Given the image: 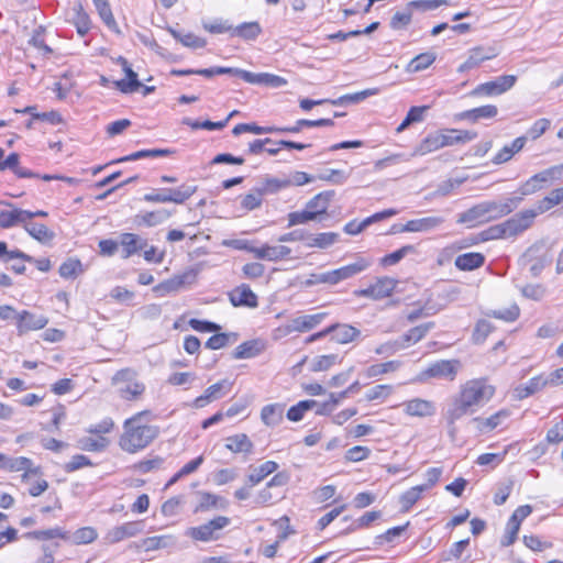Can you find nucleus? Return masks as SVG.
I'll return each instance as SVG.
<instances>
[{
    "label": "nucleus",
    "mask_w": 563,
    "mask_h": 563,
    "mask_svg": "<svg viewBox=\"0 0 563 563\" xmlns=\"http://www.w3.org/2000/svg\"><path fill=\"white\" fill-rule=\"evenodd\" d=\"M459 365L456 360H442L431 364L423 374L428 377L453 380Z\"/></svg>",
    "instance_id": "15"
},
{
    "label": "nucleus",
    "mask_w": 563,
    "mask_h": 563,
    "mask_svg": "<svg viewBox=\"0 0 563 563\" xmlns=\"http://www.w3.org/2000/svg\"><path fill=\"white\" fill-rule=\"evenodd\" d=\"M123 71L126 76V79L114 81L115 88L123 93H132L137 91L142 87V84L137 78V74L131 68V66H125Z\"/></svg>",
    "instance_id": "37"
},
{
    "label": "nucleus",
    "mask_w": 563,
    "mask_h": 563,
    "mask_svg": "<svg viewBox=\"0 0 563 563\" xmlns=\"http://www.w3.org/2000/svg\"><path fill=\"white\" fill-rule=\"evenodd\" d=\"M24 538L40 541L53 540L57 538L66 540L68 539V532L60 527H54L45 530H34L26 532Z\"/></svg>",
    "instance_id": "40"
},
{
    "label": "nucleus",
    "mask_w": 563,
    "mask_h": 563,
    "mask_svg": "<svg viewBox=\"0 0 563 563\" xmlns=\"http://www.w3.org/2000/svg\"><path fill=\"white\" fill-rule=\"evenodd\" d=\"M262 29L257 22H244L233 26L232 36H239L246 41H254L261 34Z\"/></svg>",
    "instance_id": "47"
},
{
    "label": "nucleus",
    "mask_w": 563,
    "mask_h": 563,
    "mask_svg": "<svg viewBox=\"0 0 563 563\" xmlns=\"http://www.w3.org/2000/svg\"><path fill=\"white\" fill-rule=\"evenodd\" d=\"M509 417V411L506 409L499 410L488 418H475L477 429L481 432H488L501 424V422Z\"/></svg>",
    "instance_id": "39"
},
{
    "label": "nucleus",
    "mask_w": 563,
    "mask_h": 563,
    "mask_svg": "<svg viewBox=\"0 0 563 563\" xmlns=\"http://www.w3.org/2000/svg\"><path fill=\"white\" fill-rule=\"evenodd\" d=\"M331 196L332 194L329 191L320 192L307 202L306 209L313 213L314 220L319 214H323L327 212Z\"/></svg>",
    "instance_id": "41"
},
{
    "label": "nucleus",
    "mask_w": 563,
    "mask_h": 563,
    "mask_svg": "<svg viewBox=\"0 0 563 563\" xmlns=\"http://www.w3.org/2000/svg\"><path fill=\"white\" fill-rule=\"evenodd\" d=\"M435 60L433 53H421L413 57L408 64V71L418 73L427 69Z\"/></svg>",
    "instance_id": "56"
},
{
    "label": "nucleus",
    "mask_w": 563,
    "mask_h": 563,
    "mask_svg": "<svg viewBox=\"0 0 563 563\" xmlns=\"http://www.w3.org/2000/svg\"><path fill=\"white\" fill-rule=\"evenodd\" d=\"M527 142L526 136L515 139L510 144H506L493 158L496 165L504 164L510 161L515 154L520 152Z\"/></svg>",
    "instance_id": "29"
},
{
    "label": "nucleus",
    "mask_w": 563,
    "mask_h": 563,
    "mask_svg": "<svg viewBox=\"0 0 563 563\" xmlns=\"http://www.w3.org/2000/svg\"><path fill=\"white\" fill-rule=\"evenodd\" d=\"M231 387L232 384L227 379L218 382L209 386L201 396L197 397L194 400L192 406L195 408H203L211 401L220 399L227 395L231 390Z\"/></svg>",
    "instance_id": "16"
},
{
    "label": "nucleus",
    "mask_w": 563,
    "mask_h": 563,
    "mask_svg": "<svg viewBox=\"0 0 563 563\" xmlns=\"http://www.w3.org/2000/svg\"><path fill=\"white\" fill-rule=\"evenodd\" d=\"M24 229L33 239L42 243L48 242L54 238V233L42 223L26 221Z\"/></svg>",
    "instance_id": "50"
},
{
    "label": "nucleus",
    "mask_w": 563,
    "mask_h": 563,
    "mask_svg": "<svg viewBox=\"0 0 563 563\" xmlns=\"http://www.w3.org/2000/svg\"><path fill=\"white\" fill-rule=\"evenodd\" d=\"M172 217V212L166 209L147 211L135 217V221L140 225L156 227Z\"/></svg>",
    "instance_id": "34"
},
{
    "label": "nucleus",
    "mask_w": 563,
    "mask_h": 563,
    "mask_svg": "<svg viewBox=\"0 0 563 563\" xmlns=\"http://www.w3.org/2000/svg\"><path fill=\"white\" fill-rule=\"evenodd\" d=\"M339 240V234L334 232H323L318 234L307 233L308 247L328 249Z\"/></svg>",
    "instance_id": "38"
},
{
    "label": "nucleus",
    "mask_w": 563,
    "mask_h": 563,
    "mask_svg": "<svg viewBox=\"0 0 563 563\" xmlns=\"http://www.w3.org/2000/svg\"><path fill=\"white\" fill-rule=\"evenodd\" d=\"M144 391L145 385L137 379L131 382L130 384L118 387L119 396L128 401L137 400L144 394Z\"/></svg>",
    "instance_id": "45"
},
{
    "label": "nucleus",
    "mask_w": 563,
    "mask_h": 563,
    "mask_svg": "<svg viewBox=\"0 0 563 563\" xmlns=\"http://www.w3.org/2000/svg\"><path fill=\"white\" fill-rule=\"evenodd\" d=\"M32 461L27 457L20 456V457H9L7 462V471L11 472H20L25 471L23 474V479H25L29 476V472H31ZM36 471H32V473H35Z\"/></svg>",
    "instance_id": "57"
},
{
    "label": "nucleus",
    "mask_w": 563,
    "mask_h": 563,
    "mask_svg": "<svg viewBox=\"0 0 563 563\" xmlns=\"http://www.w3.org/2000/svg\"><path fill=\"white\" fill-rule=\"evenodd\" d=\"M168 32L176 41L180 42L186 47L202 48L207 45V41L205 38L199 37L194 33H181L173 27H168Z\"/></svg>",
    "instance_id": "44"
},
{
    "label": "nucleus",
    "mask_w": 563,
    "mask_h": 563,
    "mask_svg": "<svg viewBox=\"0 0 563 563\" xmlns=\"http://www.w3.org/2000/svg\"><path fill=\"white\" fill-rule=\"evenodd\" d=\"M536 217L537 212H533L532 209H527L504 221L503 225L505 228L507 239L517 236L529 229Z\"/></svg>",
    "instance_id": "7"
},
{
    "label": "nucleus",
    "mask_w": 563,
    "mask_h": 563,
    "mask_svg": "<svg viewBox=\"0 0 563 563\" xmlns=\"http://www.w3.org/2000/svg\"><path fill=\"white\" fill-rule=\"evenodd\" d=\"M265 349L261 340H250L238 345L233 352L235 360H246L260 355Z\"/></svg>",
    "instance_id": "26"
},
{
    "label": "nucleus",
    "mask_w": 563,
    "mask_h": 563,
    "mask_svg": "<svg viewBox=\"0 0 563 563\" xmlns=\"http://www.w3.org/2000/svg\"><path fill=\"white\" fill-rule=\"evenodd\" d=\"M397 280L390 277H379L376 282L366 288L354 291L356 297L371 298L379 300L390 296L396 287Z\"/></svg>",
    "instance_id": "6"
},
{
    "label": "nucleus",
    "mask_w": 563,
    "mask_h": 563,
    "mask_svg": "<svg viewBox=\"0 0 563 563\" xmlns=\"http://www.w3.org/2000/svg\"><path fill=\"white\" fill-rule=\"evenodd\" d=\"M516 80L517 77L514 75H503L492 81L478 85L474 89L473 93L483 96H499L512 88L516 84Z\"/></svg>",
    "instance_id": "8"
},
{
    "label": "nucleus",
    "mask_w": 563,
    "mask_h": 563,
    "mask_svg": "<svg viewBox=\"0 0 563 563\" xmlns=\"http://www.w3.org/2000/svg\"><path fill=\"white\" fill-rule=\"evenodd\" d=\"M74 24L77 33L81 36H85L90 30L91 21L88 14L82 11L81 5L75 9Z\"/></svg>",
    "instance_id": "61"
},
{
    "label": "nucleus",
    "mask_w": 563,
    "mask_h": 563,
    "mask_svg": "<svg viewBox=\"0 0 563 563\" xmlns=\"http://www.w3.org/2000/svg\"><path fill=\"white\" fill-rule=\"evenodd\" d=\"M95 7L104 24L115 33H120L115 19L112 14L108 0L95 3Z\"/></svg>",
    "instance_id": "55"
},
{
    "label": "nucleus",
    "mask_w": 563,
    "mask_h": 563,
    "mask_svg": "<svg viewBox=\"0 0 563 563\" xmlns=\"http://www.w3.org/2000/svg\"><path fill=\"white\" fill-rule=\"evenodd\" d=\"M521 201V198H508L505 201H484L459 216L457 222L475 227L509 214Z\"/></svg>",
    "instance_id": "3"
},
{
    "label": "nucleus",
    "mask_w": 563,
    "mask_h": 563,
    "mask_svg": "<svg viewBox=\"0 0 563 563\" xmlns=\"http://www.w3.org/2000/svg\"><path fill=\"white\" fill-rule=\"evenodd\" d=\"M229 299L234 307L256 308L258 306L257 296L245 284L235 287L229 294Z\"/></svg>",
    "instance_id": "18"
},
{
    "label": "nucleus",
    "mask_w": 563,
    "mask_h": 563,
    "mask_svg": "<svg viewBox=\"0 0 563 563\" xmlns=\"http://www.w3.org/2000/svg\"><path fill=\"white\" fill-rule=\"evenodd\" d=\"M330 328H333L331 331V339L340 344H346L352 341H354L360 334V330L350 325V324H340L335 323L330 325Z\"/></svg>",
    "instance_id": "28"
},
{
    "label": "nucleus",
    "mask_w": 563,
    "mask_h": 563,
    "mask_svg": "<svg viewBox=\"0 0 563 563\" xmlns=\"http://www.w3.org/2000/svg\"><path fill=\"white\" fill-rule=\"evenodd\" d=\"M119 239V245L122 247V258H129L147 246V241L134 233H122Z\"/></svg>",
    "instance_id": "21"
},
{
    "label": "nucleus",
    "mask_w": 563,
    "mask_h": 563,
    "mask_svg": "<svg viewBox=\"0 0 563 563\" xmlns=\"http://www.w3.org/2000/svg\"><path fill=\"white\" fill-rule=\"evenodd\" d=\"M251 253L257 260H265L271 262H277L286 258L290 255L291 250L285 245H262L260 247H252Z\"/></svg>",
    "instance_id": "17"
},
{
    "label": "nucleus",
    "mask_w": 563,
    "mask_h": 563,
    "mask_svg": "<svg viewBox=\"0 0 563 563\" xmlns=\"http://www.w3.org/2000/svg\"><path fill=\"white\" fill-rule=\"evenodd\" d=\"M369 265H371V261H368L364 257H358L354 263H351L349 265H345V266L334 269L338 284L340 282L350 279V278L361 274L362 272L367 269L369 267Z\"/></svg>",
    "instance_id": "24"
},
{
    "label": "nucleus",
    "mask_w": 563,
    "mask_h": 563,
    "mask_svg": "<svg viewBox=\"0 0 563 563\" xmlns=\"http://www.w3.org/2000/svg\"><path fill=\"white\" fill-rule=\"evenodd\" d=\"M327 317L325 312H318L314 314H303L291 319L284 328L285 334L292 332H308L318 327Z\"/></svg>",
    "instance_id": "11"
},
{
    "label": "nucleus",
    "mask_w": 563,
    "mask_h": 563,
    "mask_svg": "<svg viewBox=\"0 0 563 563\" xmlns=\"http://www.w3.org/2000/svg\"><path fill=\"white\" fill-rule=\"evenodd\" d=\"M173 153H174V151L169 150V148L141 150V151L134 152V153H132L130 155L120 157V158L111 162V164L123 163V162H132V161L142 159V158L164 157V156H169Z\"/></svg>",
    "instance_id": "33"
},
{
    "label": "nucleus",
    "mask_w": 563,
    "mask_h": 563,
    "mask_svg": "<svg viewBox=\"0 0 563 563\" xmlns=\"http://www.w3.org/2000/svg\"><path fill=\"white\" fill-rule=\"evenodd\" d=\"M444 223V218L430 216L407 221L399 228V232L429 233L435 231Z\"/></svg>",
    "instance_id": "12"
},
{
    "label": "nucleus",
    "mask_w": 563,
    "mask_h": 563,
    "mask_svg": "<svg viewBox=\"0 0 563 563\" xmlns=\"http://www.w3.org/2000/svg\"><path fill=\"white\" fill-rule=\"evenodd\" d=\"M434 322H427L420 325H417L410 329L404 336L401 338V343L408 346L411 343H417L422 340L426 334L433 329Z\"/></svg>",
    "instance_id": "51"
},
{
    "label": "nucleus",
    "mask_w": 563,
    "mask_h": 563,
    "mask_svg": "<svg viewBox=\"0 0 563 563\" xmlns=\"http://www.w3.org/2000/svg\"><path fill=\"white\" fill-rule=\"evenodd\" d=\"M495 394V387L488 384L486 378H474L462 385L461 390L452 407L446 412L450 424L465 415L476 411L478 407L488 402Z\"/></svg>",
    "instance_id": "1"
},
{
    "label": "nucleus",
    "mask_w": 563,
    "mask_h": 563,
    "mask_svg": "<svg viewBox=\"0 0 563 563\" xmlns=\"http://www.w3.org/2000/svg\"><path fill=\"white\" fill-rule=\"evenodd\" d=\"M110 441L106 437L98 438H82L78 441V448L88 452H102L104 451Z\"/></svg>",
    "instance_id": "53"
},
{
    "label": "nucleus",
    "mask_w": 563,
    "mask_h": 563,
    "mask_svg": "<svg viewBox=\"0 0 563 563\" xmlns=\"http://www.w3.org/2000/svg\"><path fill=\"white\" fill-rule=\"evenodd\" d=\"M485 263V256L482 253L471 252L459 255L454 264L460 271H473L479 268Z\"/></svg>",
    "instance_id": "32"
},
{
    "label": "nucleus",
    "mask_w": 563,
    "mask_h": 563,
    "mask_svg": "<svg viewBox=\"0 0 563 563\" xmlns=\"http://www.w3.org/2000/svg\"><path fill=\"white\" fill-rule=\"evenodd\" d=\"M197 277V272L195 269H188L180 275H176L170 279H167L159 285L154 287V291L158 292L161 296L167 295L169 292H175L181 289L185 285H191L195 283Z\"/></svg>",
    "instance_id": "13"
},
{
    "label": "nucleus",
    "mask_w": 563,
    "mask_h": 563,
    "mask_svg": "<svg viewBox=\"0 0 563 563\" xmlns=\"http://www.w3.org/2000/svg\"><path fill=\"white\" fill-rule=\"evenodd\" d=\"M412 19V9H408V5L406 7L405 11H397L391 20H390V27L393 30H402L406 29Z\"/></svg>",
    "instance_id": "63"
},
{
    "label": "nucleus",
    "mask_w": 563,
    "mask_h": 563,
    "mask_svg": "<svg viewBox=\"0 0 563 563\" xmlns=\"http://www.w3.org/2000/svg\"><path fill=\"white\" fill-rule=\"evenodd\" d=\"M318 178L333 185H343L347 180L349 174L341 169H325L318 175Z\"/></svg>",
    "instance_id": "64"
},
{
    "label": "nucleus",
    "mask_w": 563,
    "mask_h": 563,
    "mask_svg": "<svg viewBox=\"0 0 563 563\" xmlns=\"http://www.w3.org/2000/svg\"><path fill=\"white\" fill-rule=\"evenodd\" d=\"M377 93H379V88H371V89H365L363 91H358V92H354V93L343 95L335 100H331L330 102L334 106H346L350 103H358V102L365 100L366 98L375 96Z\"/></svg>",
    "instance_id": "46"
},
{
    "label": "nucleus",
    "mask_w": 563,
    "mask_h": 563,
    "mask_svg": "<svg viewBox=\"0 0 563 563\" xmlns=\"http://www.w3.org/2000/svg\"><path fill=\"white\" fill-rule=\"evenodd\" d=\"M406 415L411 417H430L435 413V406L432 401L413 398L402 404Z\"/></svg>",
    "instance_id": "20"
},
{
    "label": "nucleus",
    "mask_w": 563,
    "mask_h": 563,
    "mask_svg": "<svg viewBox=\"0 0 563 563\" xmlns=\"http://www.w3.org/2000/svg\"><path fill=\"white\" fill-rule=\"evenodd\" d=\"M150 415L148 410L140 411L124 421L123 433L119 440V445L123 451L136 453L145 449L158 435L157 427L141 422L143 417Z\"/></svg>",
    "instance_id": "2"
},
{
    "label": "nucleus",
    "mask_w": 563,
    "mask_h": 563,
    "mask_svg": "<svg viewBox=\"0 0 563 563\" xmlns=\"http://www.w3.org/2000/svg\"><path fill=\"white\" fill-rule=\"evenodd\" d=\"M197 189V186L184 184L177 188H168V197L170 198V202L181 205L187 201Z\"/></svg>",
    "instance_id": "52"
},
{
    "label": "nucleus",
    "mask_w": 563,
    "mask_h": 563,
    "mask_svg": "<svg viewBox=\"0 0 563 563\" xmlns=\"http://www.w3.org/2000/svg\"><path fill=\"white\" fill-rule=\"evenodd\" d=\"M203 30L211 34L230 33L232 35L233 25L229 20L214 19L202 23Z\"/></svg>",
    "instance_id": "58"
},
{
    "label": "nucleus",
    "mask_w": 563,
    "mask_h": 563,
    "mask_svg": "<svg viewBox=\"0 0 563 563\" xmlns=\"http://www.w3.org/2000/svg\"><path fill=\"white\" fill-rule=\"evenodd\" d=\"M498 52L493 46H477L468 51L467 58L460 65L459 71L465 73L478 67L485 60L495 58Z\"/></svg>",
    "instance_id": "9"
},
{
    "label": "nucleus",
    "mask_w": 563,
    "mask_h": 563,
    "mask_svg": "<svg viewBox=\"0 0 563 563\" xmlns=\"http://www.w3.org/2000/svg\"><path fill=\"white\" fill-rule=\"evenodd\" d=\"M278 468V464L275 461H266L258 467L254 468L247 476L250 487L260 484L264 478L274 473Z\"/></svg>",
    "instance_id": "43"
},
{
    "label": "nucleus",
    "mask_w": 563,
    "mask_h": 563,
    "mask_svg": "<svg viewBox=\"0 0 563 563\" xmlns=\"http://www.w3.org/2000/svg\"><path fill=\"white\" fill-rule=\"evenodd\" d=\"M230 523L231 519L229 517L218 516L203 525L188 528L185 534L195 541H216L221 537V530L227 528Z\"/></svg>",
    "instance_id": "4"
},
{
    "label": "nucleus",
    "mask_w": 563,
    "mask_h": 563,
    "mask_svg": "<svg viewBox=\"0 0 563 563\" xmlns=\"http://www.w3.org/2000/svg\"><path fill=\"white\" fill-rule=\"evenodd\" d=\"M498 113V109L494 104H486L478 108H474L471 110H466L461 114L462 119L470 120L472 122H476L479 119H490L496 117Z\"/></svg>",
    "instance_id": "42"
},
{
    "label": "nucleus",
    "mask_w": 563,
    "mask_h": 563,
    "mask_svg": "<svg viewBox=\"0 0 563 563\" xmlns=\"http://www.w3.org/2000/svg\"><path fill=\"white\" fill-rule=\"evenodd\" d=\"M200 501L196 507V512H203L211 509H225L229 505L228 500L219 495L207 492H200Z\"/></svg>",
    "instance_id": "27"
},
{
    "label": "nucleus",
    "mask_w": 563,
    "mask_h": 563,
    "mask_svg": "<svg viewBox=\"0 0 563 563\" xmlns=\"http://www.w3.org/2000/svg\"><path fill=\"white\" fill-rule=\"evenodd\" d=\"M225 448L233 453L250 454L253 451V442L245 433H240L227 438Z\"/></svg>",
    "instance_id": "36"
},
{
    "label": "nucleus",
    "mask_w": 563,
    "mask_h": 563,
    "mask_svg": "<svg viewBox=\"0 0 563 563\" xmlns=\"http://www.w3.org/2000/svg\"><path fill=\"white\" fill-rule=\"evenodd\" d=\"M287 187H289V181L286 178H276L271 176L263 177L255 186L263 197L276 194Z\"/></svg>",
    "instance_id": "30"
},
{
    "label": "nucleus",
    "mask_w": 563,
    "mask_h": 563,
    "mask_svg": "<svg viewBox=\"0 0 563 563\" xmlns=\"http://www.w3.org/2000/svg\"><path fill=\"white\" fill-rule=\"evenodd\" d=\"M545 387H550V383L547 375H538L530 378L525 385L516 387L515 393L518 399L527 398Z\"/></svg>",
    "instance_id": "22"
},
{
    "label": "nucleus",
    "mask_w": 563,
    "mask_h": 563,
    "mask_svg": "<svg viewBox=\"0 0 563 563\" xmlns=\"http://www.w3.org/2000/svg\"><path fill=\"white\" fill-rule=\"evenodd\" d=\"M562 174L563 165H555L531 176V179L536 185H542L543 188L547 184L561 179Z\"/></svg>",
    "instance_id": "48"
},
{
    "label": "nucleus",
    "mask_w": 563,
    "mask_h": 563,
    "mask_svg": "<svg viewBox=\"0 0 563 563\" xmlns=\"http://www.w3.org/2000/svg\"><path fill=\"white\" fill-rule=\"evenodd\" d=\"M440 148L441 147L439 144L437 133L430 134L424 140H422L419 145L415 147L413 152L410 155L407 156L405 154H395L379 161L378 165H391L398 162H408L411 157L423 156L429 153L435 152Z\"/></svg>",
    "instance_id": "5"
},
{
    "label": "nucleus",
    "mask_w": 563,
    "mask_h": 563,
    "mask_svg": "<svg viewBox=\"0 0 563 563\" xmlns=\"http://www.w3.org/2000/svg\"><path fill=\"white\" fill-rule=\"evenodd\" d=\"M396 214H398V210L391 209V208L385 209L383 211L372 214L371 217L365 218L361 222H357L356 220H352V221L347 222L344 225L343 231L346 234L356 235V234L361 233L363 230H365L367 227H369L371 224L382 221V220H385L387 218L394 217Z\"/></svg>",
    "instance_id": "14"
},
{
    "label": "nucleus",
    "mask_w": 563,
    "mask_h": 563,
    "mask_svg": "<svg viewBox=\"0 0 563 563\" xmlns=\"http://www.w3.org/2000/svg\"><path fill=\"white\" fill-rule=\"evenodd\" d=\"M252 85H264L268 87L279 88L287 85V80L280 76L269 73H252L249 71L247 81Z\"/></svg>",
    "instance_id": "31"
},
{
    "label": "nucleus",
    "mask_w": 563,
    "mask_h": 563,
    "mask_svg": "<svg viewBox=\"0 0 563 563\" xmlns=\"http://www.w3.org/2000/svg\"><path fill=\"white\" fill-rule=\"evenodd\" d=\"M415 246L413 245H405L387 255H385L382 258V264L385 266H391L400 262L406 255L413 253Z\"/></svg>",
    "instance_id": "62"
},
{
    "label": "nucleus",
    "mask_w": 563,
    "mask_h": 563,
    "mask_svg": "<svg viewBox=\"0 0 563 563\" xmlns=\"http://www.w3.org/2000/svg\"><path fill=\"white\" fill-rule=\"evenodd\" d=\"M285 406L282 404H269L262 408L261 419L267 427H275L283 420Z\"/></svg>",
    "instance_id": "35"
},
{
    "label": "nucleus",
    "mask_w": 563,
    "mask_h": 563,
    "mask_svg": "<svg viewBox=\"0 0 563 563\" xmlns=\"http://www.w3.org/2000/svg\"><path fill=\"white\" fill-rule=\"evenodd\" d=\"M176 542L177 540L174 536H154L142 539L137 544V548L145 552H151L159 549L172 548Z\"/></svg>",
    "instance_id": "25"
},
{
    "label": "nucleus",
    "mask_w": 563,
    "mask_h": 563,
    "mask_svg": "<svg viewBox=\"0 0 563 563\" xmlns=\"http://www.w3.org/2000/svg\"><path fill=\"white\" fill-rule=\"evenodd\" d=\"M263 196L254 187L247 195L241 199V208L244 211H253L262 206Z\"/></svg>",
    "instance_id": "60"
},
{
    "label": "nucleus",
    "mask_w": 563,
    "mask_h": 563,
    "mask_svg": "<svg viewBox=\"0 0 563 563\" xmlns=\"http://www.w3.org/2000/svg\"><path fill=\"white\" fill-rule=\"evenodd\" d=\"M48 323V319L43 314H34L23 310L16 314V325L20 333L33 330H41Z\"/></svg>",
    "instance_id": "19"
},
{
    "label": "nucleus",
    "mask_w": 563,
    "mask_h": 563,
    "mask_svg": "<svg viewBox=\"0 0 563 563\" xmlns=\"http://www.w3.org/2000/svg\"><path fill=\"white\" fill-rule=\"evenodd\" d=\"M30 220V211L19 208L11 210H2L0 212V228L9 229L19 224L25 227L26 221Z\"/></svg>",
    "instance_id": "23"
},
{
    "label": "nucleus",
    "mask_w": 563,
    "mask_h": 563,
    "mask_svg": "<svg viewBox=\"0 0 563 563\" xmlns=\"http://www.w3.org/2000/svg\"><path fill=\"white\" fill-rule=\"evenodd\" d=\"M429 109L428 106L422 107H411L409 111L407 112L405 119L402 122L398 125L396 129L397 133H401L405 131L409 125L416 122H421L423 120V113Z\"/></svg>",
    "instance_id": "54"
},
{
    "label": "nucleus",
    "mask_w": 563,
    "mask_h": 563,
    "mask_svg": "<svg viewBox=\"0 0 563 563\" xmlns=\"http://www.w3.org/2000/svg\"><path fill=\"white\" fill-rule=\"evenodd\" d=\"M143 521H130L110 529L104 537L107 543L114 544L124 539L135 537L143 532Z\"/></svg>",
    "instance_id": "10"
},
{
    "label": "nucleus",
    "mask_w": 563,
    "mask_h": 563,
    "mask_svg": "<svg viewBox=\"0 0 563 563\" xmlns=\"http://www.w3.org/2000/svg\"><path fill=\"white\" fill-rule=\"evenodd\" d=\"M426 492V487H421L420 485H417L415 487H411L410 489L406 490L401 494L399 498V503L401 506V510L404 512L409 511L412 506L422 497V494Z\"/></svg>",
    "instance_id": "49"
},
{
    "label": "nucleus",
    "mask_w": 563,
    "mask_h": 563,
    "mask_svg": "<svg viewBox=\"0 0 563 563\" xmlns=\"http://www.w3.org/2000/svg\"><path fill=\"white\" fill-rule=\"evenodd\" d=\"M181 123L184 125H187L189 128H191L192 130H198V129H203V130H222L224 126H227V121H217V122H213V121H210V120H205V121H198V120H192L190 118H184Z\"/></svg>",
    "instance_id": "59"
}]
</instances>
